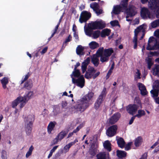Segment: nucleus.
<instances>
[{
	"label": "nucleus",
	"mask_w": 159,
	"mask_h": 159,
	"mask_svg": "<svg viewBox=\"0 0 159 159\" xmlns=\"http://www.w3.org/2000/svg\"><path fill=\"white\" fill-rule=\"evenodd\" d=\"M88 24L89 27L93 30L102 29L105 27V24L101 20L100 21H91Z\"/></svg>",
	"instance_id": "obj_3"
},
{
	"label": "nucleus",
	"mask_w": 159,
	"mask_h": 159,
	"mask_svg": "<svg viewBox=\"0 0 159 159\" xmlns=\"http://www.w3.org/2000/svg\"><path fill=\"white\" fill-rule=\"evenodd\" d=\"M20 103V108H22L25 105V103L23 102V99L20 96L18 97L16 99L14 100L12 103L11 106L13 108H15L17 105Z\"/></svg>",
	"instance_id": "obj_9"
},
{
	"label": "nucleus",
	"mask_w": 159,
	"mask_h": 159,
	"mask_svg": "<svg viewBox=\"0 0 159 159\" xmlns=\"http://www.w3.org/2000/svg\"><path fill=\"white\" fill-rule=\"evenodd\" d=\"M31 73L30 72H28L25 75V78L23 79L22 78L20 84H23L28 79V78L30 77V76L31 75Z\"/></svg>",
	"instance_id": "obj_43"
},
{
	"label": "nucleus",
	"mask_w": 159,
	"mask_h": 159,
	"mask_svg": "<svg viewBox=\"0 0 159 159\" xmlns=\"http://www.w3.org/2000/svg\"><path fill=\"white\" fill-rule=\"evenodd\" d=\"M142 139L141 136L137 137L135 139L134 144L136 147H138L142 143Z\"/></svg>",
	"instance_id": "obj_29"
},
{
	"label": "nucleus",
	"mask_w": 159,
	"mask_h": 159,
	"mask_svg": "<svg viewBox=\"0 0 159 159\" xmlns=\"http://www.w3.org/2000/svg\"><path fill=\"white\" fill-rule=\"evenodd\" d=\"M70 148L68 144L66 145L63 148L64 152L66 153L68 152Z\"/></svg>",
	"instance_id": "obj_56"
},
{
	"label": "nucleus",
	"mask_w": 159,
	"mask_h": 159,
	"mask_svg": "<svg viewBox=\"0 0 159 159\" xmlns=\"http://www.w3.org/2000/svg\"><path fill=\"white\" fill-rule=\"evenodd\" d=\"M32 86L33 84L30 82V80L26 81L24 84V87L27 89H30Z\"/></svg>",
	"instance_id": "obj_34"
},
{
	"label": "nucleus",
	"mask_w": 159,
	"mask_h": 159,
	"mask_svg": "<svg viewBox=\"0 0 159 159\" xmlns=\"http://www.w3.org/2000/svg\"><path fill=\"white\" fill-rule=\"evenodd\" d=\"M63 152V151L62 150H61L60 151H59L55 155V159H57V158L60 157Z\"/></svg>",
	"instance_id": "obj_57"
},
{
	"label": "nucleus",
	"mask_w": 159,
	"mask_h": 159,
	"mask_svg": "<svg viewBox=\"0 0 159 159\" xmlns=\"http://www.w3.org/2000/svg\"><path fill=\"white\" fill-rule=\"evenodd\" d=\"M139 108L136 104H130L126 107V111L130 115H133L137 111Z\"/></svg>",
	"instance_id": "obj_8"
},
{
	"label": "nucleus",
	"mask_w": 159,
	"mask_h": 159,
	"mask_svg": "<svg viewBox=\"0 0 159 159\" xmlns=\"http://www.w3.org/2000/svg\"><path fill=\"white\" fill-rule=\"evenodd\" d=\"M34 120V116L33 115H29L26 119L25 130L28 135H30L32 132L33 125Z\"/></svg>",
	"instance_id": "obj_2"
},
{
	"label": "nucleus",
	"mask_w": 159,
	"mask_h": 159,
	"mask_svg": "<svg viewBox=\"0 0 159 159\" xmlns=\"http://www.w3.org/2000/svg\"><path fill=\"white\" fill-rule=\"evenodd\" d=\"M90 59L89 57H87L86 59L85 60L82 62V64L81 68H87V66L90 62Z\"/></svg>",
	"instance_id": "obj_35"
},
{
	"label": "nucleus",
	"mask_w": 159,
	"mask_h": 159,
	"mask_svg": "<svg viewBox=\"0 0 159 159\" xmlns=\"http://www.w3.org/2000/svg\"><path fill=\"white\" fill-rule=\"evenodd\" d=\"M126 13L127 15L130 17L133 16L136 14L134 10L131 7H129L128 9L127 8Z\"/></svg>",
	"instance_id": "obj_19"
},
{
	"label": "nucleus",
	"mask_w": 159,
	"mask_h": 159,
	"mask_svg": "<svg viewBox=\"0 0 159 159\" xmlns=\"http://www.w3.org/2000/svg\"><path fill=\"white\" fill-rule=\"evenodd\" d=\"M117 142L119 147L122 148H124L125 142L123 138L120 137L117 140Z\"/></svg>",
	"instance_id": "obj_25"
},
{
	"label": "nucleus",
	"mask_w": 159,
	"mask_h": 159,
	"mask_svg": "<svg viewBox=\"0 0 159 159\" xmlns=\"http://www.w3.org/2000/svg\"><path fill=\"white\" fill-rule=\"evenodd\" d=\"M150 43H148L147 47L146 48V49L148 50H152L156 49L155 44L153 46H151Z\"/></svg>",
	"instance_id": "obj_45"
},
{
	"label": "nucleus",
	"mask_w": 159,
	"mask_h": 159,
	"mask_svg": "<svg viewBox=\"0 0 159 159\" xmlns=\"http://www.w3.org/2000/svg\"><path fill=\"white\" fill-rule=\"evenodd\" d=\"M111 32V30L108 29L102 30L101 33V36L102 38H104L106 36H108Z\"/></svg>",
	"instance_id": "obj_24"
},
{
	"label": "nucleus",
	"mask_w": 159,
	"mask_h": 159,
	"mask_svg": "<svg viewBox=\"0 0 159 159\" xmlns=\"http://www.w3.org/2000/svg\"><path fill=\"white\" fill-rule=\"evenodd\" d=\"M90 7L93 9L98 16L103 13L102 9H100L98 3L94 2L90 5Z\"/></svg>",
	"instance_id": "obj_11"
},
{
	"label": "nucleus",
	"mask_w": 159,
	"mask_h": 159,
	"mask_svg": "<svg viewBox=\"0 0 159 159\" xmlns=\"http://www.w3.org/2000/svg\"><path fill=\"white\" fill-rule=\"evenodd\" d=\"M2 159H7V152L4 150H2L1 152Z\"/></svg>",
	"instance_id": "obj_51"
},
{
	"label": "nucleus",
	"mask_w": 159,
	"mask_h": 159,
	"mask_svg": "<svg viewBox=\"0 0 159 159\" xmlns=\"http://www.w3.org/2000/svg\"><path fill=\"white\" fill-rule=\"evenodd\" d=\"M118 127L116 125H112L109 127L106 131V134L107 136L112 137L116 134Z\"/></svg>",
	"instance_id": "obj_7"
},
{
	"label": "nucleus",
	"mask_w": 159,
	"mask_h": 159,
	"mask_svg": "<svg viewBox=\"0 0 159 159\" xmlns=\"http://www.w3.org/2000/svg\"><path fill=\"white\" fill-rule=\"evenodd\" d=\"M77 78V79L72 78V82L74 84H76L77 86L80 87L81 88H82L84 86L85 83V80L84 75H81L80 77Z\"/></svg>",
	"instance_id": "obj_5"
},
{
	"label": "nucleus",
	"mask_w": 159,
	"mask_h": 159,
	"mask_svg": "<svg viewBox=\"0 0 159 159\" xmlns=\"http://www.w3.org/2000/svg\"><path fill=\"white\" fill-rule=\"evenodd\" d=\"M151 26L152 28H154L159 26V19L154 21L151 23Z\"/></svg>",
	"instance_id": "obj_41"
},
{
	"label": "nucleus",
	"mask_w": 159,
	"mask_h": 159,
	"mask_svg": "<svg viewBox=\"0 0 159 159\" xmlns=\"http://www.w3.org/2000/svg\"><path fill=\"white\" fill-rule=\"evenodd\" d=\"M97 159H111L108 152H101L99 153L96 155Z\"/></svg>",
	"instance_id": "obj_14"
},
{
	"label": "nucleus",
	"mask_w": 159,
	"mask_h": 159,
	"mask_svg": "<svg viewBox=\"0 0 159 159\" xmlns=\"http://www.w3.org/2000/svg\"><path fill=\"white\" fill-rule=\"evenodd\" d=\"M110 23L111 25L112 26H120L119 22L117 20L111 21Z\"/></svg>",
	"instance_id": "obj_49"
},
{
	"label": "nucleus",
	"mask_w": 159,
	"mask_h": 159,
	"mask_svg": "<svg viewBox=\"0 0 159 159\" xmlns=\"http://www.w3.org/2000/svg\"><path fill=\"white\" fill-rule=\"evenodd\" d=\"M72 37L71 35L70 34L67 38H66L65 41L63 42V44L66 43H67L70 42L72 40Z\"/></svg>",
	"instance_id": "obj_54"
},
{
	"label": "nucleus",
	"mask_w": 159,
	"mask_h": 159,
	"mask_svg": "<svg viewBox=\"0 0 159 159\" xmlns=\"http://www.w3.org/2000/svg\"><path fill=\"white\" fill-rule=\"evenodd\" d=\"M56 124V123L55 122L54 123L51 121L49 123L47 128L48 132L49 134L51 133V132L53 129Z\"/></svg>",
	"instance_id": "obj_22"
},
{
	"label": "nucleus",
	"mask_w": 159,
	"mask_h": 159,
	"mask_svg": "<svg viewBox=\"0 0 159 159\" xmlns=\"http://www.w3.org/2000/svg\"><path fill=\"white\" fill-rule=\"evenodd\" d=\"M93 30V29H91L89 27L88 24V27L85 30L86 34L88 35H90L92 34V31Z\"/></svg>",
	"instance_id": "obj_50"
},
{
	"label": "nucleus",
	"mask_w": 159,
	"mask_h": 159,
	"mask_svg": "<svg viewBox=\"0 0 159 159\" xmlns=\"http://www.w3.org/2000/svg\"><path fill=\"white\" fill-rule=\"evenodd\" d=\"M93 38L96 39L98 38L100 35H101V32L99 30L95 31L93 32L92 34Z\"/></svg>",
	"instance_id": "obj_40"
},
{
	"label": "nucleus",
	"mask_w": 159,
	"mask_h": 159,
	"mask_svg": "<svg viewBox=\"0 0 159 159\" xmlns=\"http://www.w3.org/2000/svg\"><path fill=\"white\" fill-rule=\"evenodd\" d=\"M34 95V93L33 91H30L27 93H26L24 97L20 96L23 98V102H25V104L29 99H31Z\"/></svg>",
	"instance_id": "obj_16"
},
{
	"label": "nucleus",
	"mask_w": 159,
	"mask_h": 159,
	"mask_svg": "<svg viewBox=\"0 0 159 159\" xmlns=\"http://www.w3.org/2000/svg\"><path fill=\"white\" fill-rule=\"evenodd\" d=\"M114 52L112 48L105 49L103 51V54L109 58L111 54Z\"/></svg>",
	"instance_id": "obj_23"
},
{
	"label": "nucleus",
	"mask_w": 159,
	"mask_h": 159,
	"mask_svg": "<svg viewBox=\"0 0 159 159\" xmlns=\"http://www.w3.org/2000/svg\"><path fill=\"white\" fill-rule=\"evenodd\" d=\"M100 57V61L102 63L107 62L109 60V58L106 56H104L103 54Z\"/></svg>",
	"instance_id": "obj_42"
},
{
	"label": "nucleus",
	"mask_w": 159,
	"mask_h": 159,
	"mask_svg": "<svg viewBox=\"0 0 159 159\" xmlns=\"http://www.w3.org/2000/svg\"><path fill=\"white\" fill-rule=\"evenodd\" d=\"M147 62L148 68L149 69H150L152 66L153 64V63L152 62V59L151 58H148L147 60Z\"/></svg>",
	"instance_id": "obj_44"
},
{
	"label": "nucleus",
	"mask_w": 159,
	"mask_h": 159,
	"mask_svg": "<svg viewBox=\"0 0 159 159\" xmlns=\"http://www.w3.org/2000/svg\"><path fill=\"white\" fill-rule=\"evenodd\" d=\"M59 141V139L58 138H57V136L53 140V144L54 145L57 144Z\"/></svg>",
	"instance_id": "obj_61"
},
{
	"label": "nucleus",
	"mask_w": 159,
	"mask_h": 159,
	"mask_svg": "<svg viewBox=\"0 0 159 159\" xmlns=\"http://www.w3.org/2000/svg\"><path fill=\"white\" fill-rule=\"evenodd\" d=\"M81 128L82 126L80 125H79L73 131V133H75L77 132L80 130V129Z\"/></svg>",
	"instance_id": "obj_63"
},
{
	"label": "nucleus",
	"mask_w": 159,
	"mask_h": 159,
	"mask_svg": "<svg viewBox=\"0 0 159 159\" xmlns=\"http://www.w3.org/2000/svg\"><path fill=\"white\" fill-rule=\"evenodd\" d=\"M107 93V89L105 87H104L101 92V94L99 95L98 97H100V98L103 99V98H105Z\"/></svg>",
	"instance_id": "obj_38"
},
{
	"label": "nucleus",
	"mask_w": 159,
	"mask_h": 159,
	"mask_svg": "<svg viewBox=\"0 0 159 159\" xmlns=\"http://www.w3.org/2000/svg\"><path fill=\"white\" fill-rule=\"evenodd\" d=\"M91 14L89 12L86 11H83L81 13L79 18L80 22L82 23L86 22L91 17Z\"/></svg>",
	"instance_id": "obj_6"
},
{
	"label": "nucleus",
	"mask_w": 159,
	"mask_h": 159,
	"mask_svg": "<svg viewBox=\"0 0 159 159\" xmlns=\"http://www.w3.org/2000/svg\"><path fill=\"white\" fill-rule=\"evenodd\" d=\"M121 114L119 112L114 114L109 119V123L113 125L116 123L121 117Z\"/></svg>",
	"instance_id": "obj_10"
},
{
	"label": "nucleus",
	"mask_w": 159,
	"mask_h": 159,
	"mask_svg": "<svg viewBox=\"0 0 159 159\" xmlns=\"http://www.w3.org/2000/svg\"><path fill=\"white\" fill-rule=\"evenodd\" d=\"M122 7L120 5H117L115 6L114 7L112 12L116 15L118 14L122 11Z\"/></svg>",
	"instance_id": "obj_21"
},
{
	"label": "nucleus",
	"mask_w": 159,
	"mask_h": 159,
	"mask_svg": "<svg viewBox=\"0 0 159 159\" xmlns=\"http://www.w3.org/2000/svg\"><path fill=\"white\" fill-rule=\"evenodd\" d=\"M69 130L68 129H66L62 130L57 135V138L59 139V141H61L66 136L68 133Z\"/></svg>",
	"instance_id": "obj_15"
},
{
	"label": "nucleus",
	"mask_w": 159,
	"mask_h": 159,
	"mask_svg": "<svg viewBox=\"0 0 159 159\" xmlns=\"http://www.w3.org/2000/svg\"><path fill=\"white\" fill-rule=\"evenodd\" d=\"M141 94L142 96H145L147 94L148 92L147 91L146 89L145 90H141L140 91Z\"/></svg>",
	"instance_id": "obj_60"
},
{
	"label": "nucleus",
	"mask_w": 159,
	"mask_h": 159,
	"mask_svg": "<svg viewBox=\"0 0 159 159\" xmlns=\"http://www.w3.org/2000/svg\"><path fill=\"white\" fill-rule=\"evenodd\" d=\"M146 114L145 111L143 110H139L138 111V114L135 115L136 117L140 118L142 116H144Z\"/></svg>",
	"instance_id": "obj_36"
},
{
	"label": "nucleus",
	"mask_w": 159,
	"mask_h": 159,
	"mask_svg": "<svg viewBox=\"0 0 159 159\" xmlns=\"http://www.w3.org/2000/svg\"><path fill=\"white\" fill-rule=\"evenodd\" d=\"M134 104H136L138 106V107L142 108V103L140 98L138 97H136L134 100Z\"/></svg>",
	"instance_id": "obj_30"
},
{
	"label": "nucleus",
	"mask_w": 159,
	"mask_h": 159,
	"mask_svg": "<svg viewBox=\"0 0 159 159\" xmlns=\"http://www.w3.org/2000/svg\"><path fill=\"white\" fill-rule=\"evenodd\" d=\"M98 57L97 56L94 55L92 58V62L96 67L99 64V60L98 58Z\"/></svg>",
	"instance_id": "obj_31"
},
{
	"label": "nucleus",
	"mask_w": 159,
	"mask_h": 159,
	"mask_svg": "<svg viewBox=\"0 0 159 159\" xmlns=\"http://www.w3.org/2000/svg\"><path fill=\"white\" fill-rule=\"evenodd\" d=\"M141 30L142 32H145V30L143 28V26L142 25H141L138 26L134 30V35L138 36V35Z\"/></svg>",
	"instance_id": "obj_32"
},
{
	"label": "nucleus",
	"mask_w": 159,
	"mask_h": 159,
	"mask_svg": "<svg viewBox=\"0 0 159 159\" xmlns=\"http://www.w3.org/2000/svg\"><path fill=\"white\" fill-rule=\"evenodd\" d=\"M100 97H98L95 103L94 108L96 110L98 109L99 108L100 105L102 104L103 101V99L100 98Z\"/></svg>",
	"instance_id": "obj_26"
},
{
	"label": "nucleus",
	"mask_w": 159,
	"mask_h": 159,
	"mask_svg": "<svg viewBox=\"0 0 159 159\" xmlns=\"http://www.w3.org/2000/svg\"><path fill=\"white\" fill-rule=\"evenodd\" d=\"M90 48L92 49H94L99 47L98 44L96 42L92 41L89 44Z\"/></svg>",
	"instance_id": "obj_33"
},
{
	"label": "nucleus",
	"mask_w": 159,
	"mask_h": 159,
	"mask_svg": "<svg viewBox=\"0 0 159 159\" xmlns=\"http://www.w3.org/2000/svg\"><path fill=\"white\" fill-rule=\"evenodd\" d=\"M152 71H153V74L156 75L158 74L159 72V68L158 67L152 69Z\"/></svg>",
	"instance_id": "obj_55"
},
{
	"label": "nucleus",
	"mask_w": 159,
	"mask_h": 159,
	"mask_svg": "<svg viewBox=\"0 0 159 159\" xmlns=\"http://www.w3.org/2000/svg\"><path fill=\"white\" fill-rule=\"evenodd\" d=\"M148 7L152 10L157 9L156 16L159 18V0H150L148 2Z\"/></svg>",
	"instance_id": "obj_4"
},
{
	"label": "nucleus",
	"mask_w": 159,
	"mask_h": 159,
	"mask_svg": "<svg viewBox=\"0 0 159 159\" xmlns=\"http://www.w3.org/2000/svg\"><path fill=\"white\" fill-rule=\"evenodd\" d=\"M1 82L2 85V88L4 89H5L7 88V85L9 82L7 78L4 77L0 80Z\"/></svg>",
	"instance_id": "obj_27"
},
{
	"label": "nucleus",
	"mask_w": 159,
	"mask_h": 159,
	"mask_svg": "<svg viewBox=\"0 0 159 159\" xmlns=\"http://www.w3.org/2000/svg\"><path fill=\"white\" fill-rule=\"evenodd\" d=\"M104 48L103 47H100L98 48L96 52V56L97 57H100L103 54Z\"/></svg>",
	"instance_id": "obj_37"
},
{
	"label": "nucleus",
	"mask_w": 159,
	"mask_h": 159,
	"mask_svg": "<svg viewBox=\"0 0 159 159\" xmlns=\"http://www.w3.org/2000/svg\"><path fill=\"white\" fill-rule=\"evenodd\" d=\"M94 93L92 92L88 93L78 101L77 104L75 108L78 111H83L89 106V102L94 95Z\"/></svg>",
	"instance_id": "obj_1"
},
{
	"label": "nucleus",
	"mask_w": 159,
	"mask_h": 159,
	"mask_svg": "<svg viewBox=\"0 0 159 159\" xmlns=\"http://www.w3.org/2000/svg\"><path fill=\"white\" fill-rule=\"evenodd\" d=\"M96 150L95 148H93V146L92 145L91 147V149L90 151V154L92 156H94L96 155Z\"/></svg>",
	"instance_id": "obj_48"
},
{
	"label": "nucleus",
	"mask_w": 159,
	"mask_h": 159,
	"mask_svg": "<svg viewBox=\"0 0 159 159\" xmlns=\"http://www.w3.org/2000/svg\"><path fill=\"white\" fill-rule=\"evenodd\" d=\"M112 72V71L109 70H108V72L106 76V80H107L109 79L110 75H111Z\"/></svg>",
	"instance_id": "obj_59"
},
{
	"label": "nucleus",
	"mask_w": 159,
	"mask_h": 159,
	"mask_svg": "<svg viewBox=\"0 0 159 159\" xmlns=\"http://www.w3.org/2000/svg\"><path fill=\"white\" fill-rule=\"evenodd\" d=\"M84 47L81 45H78L76 48V54L80 56L84 55L85 54L84 52Z\"/></svg>",
	"instance_id": "obj_18"
},
{
	"label": "nucleus",
	"mask_w": 159,
	"mask_h": 159,
	"mask_svg": "<svg viewBox=\"0 0 159 159\" xmlns=\"http://www.w3.org/2000/svg\"><path fill=\"white\" fill-rule=\"evenodd\" d=\"M111 144L109 140H106L103 143L104 148L108 152H110L111 150Z\"/></svg>",
	"instance_id": "obj_17"
},
{
	"label": "nucleus",
	"mask_w": 159,
	"mask_h": 159,
	"mask_svg": "<svg viewBox=\"0 0 159 159\" xmlns=\"http://www.w3.org/2000/svg\"><path fill=\"white\" fill-rule=\"evenodd\" d=\"M150 54L152 55V56H157L159 55V52H150Z\"/></svg>",
	"instance_id": "obj_64"
},
{
	"label": "nucleus",
	"mask_w": 159,
	"mask_h": 159,
	"mask_svg": "<svg viewBox=\"0 0 159 159\" xmlns=\"http://www.w3.org/2000/svg\"><path fill=\"white\" fill-rule=\"evenodd\" d=\"M154 89V90L153 91L151 90V93L152 94H153L154 96L157 97L158 96V92L159 91V89Z\"/></svg>",
	"instance_id": "obj_46"
},
{
	"label": "nucleus",
	"mask_w": 159,
	"mask_h": 159,
	"mask_svg": "<svg viewBox=\"0 0 159 159\" xmlns=\"http://www.w3.org/2000/svg\"><path fill=\"white\" fill-rule=\"evenodd\" d=\"M154 83L155 84L153 86V88L159 89V80H155Z\"/></svg>",
	"instance_id": "obj_53"
},
{
	"label": "nucleus",
	"mask_w": 159,
	"mask_h": 159,
	"mask_svg": "<svg viewBox=\"0 0 159 159\" xmlns=\"http://www.w3.org/2000/svg\"><path fill=\"white\" fill-rule=\"evenodd\" d=\"M138 84L139 89L140 91L146 90L145 86L143 84L141 83H139Z\"/></svg>",
	"instance_id": "obj_47"
},
{
	"label": "nucleus",
	"mask_w": 159,
	"mask_h": 159,
	"mask_svg": "<svg viewBox=\"0 0 159 159\" xmlns=\"http://www.w3.org/2000/svg\"><path fill=\"white\" fill-rule=\"evenodd\" d=\"M81 75L80 73L79 70H74L72 72V74L70 75L72 79V78H74L73 77L74 76L75 77L78 78Z\"/></svg>",
	"instance_id": "obj_28"
},
{
	"label": "nucleus",
	"mask_w": 159,
	"mask_h": 159,
	"mask_svg": "<svg viewBox=\"0 0 159 159\" xmlns=\"http://www.w3.org/2000/svg\"><path fill=\"white\" fill-rule=\"evenodd\" d=\"M128 1V0H123L120 3V5L122 6L121 7L124 9H127Z\"/></svg>",
	"instance_id": "obj_39"
},
{
	"label": "nucleus",
	"mask_w": 159,
	"mask_h": 159,
	"mask_svg": "<svg viewBox=\"0 0 159 159\" xmlns=\"http://www.w3.org/2000/svg\"><path fill=\"white\" fill-rule=\"evenodd\" d=\"M78 142V140L77 139H75L74 141L72 142H71L70 143L68 144L69 146L71 147L72 145L75 144L76 143Z\"/></svg>",
	"instance_id": "obj_58"
},
{
	"label": "nucleus",
	"mask_w": 159,
	"mask_h": 159,
	"mask_svg": "<svg viewBox=\"0 0 159 159\" xmlns=\"http://www.w3.org/2000/svg\"><path fill=\"white\" fill-rule=\"evenodd\" d=\"M141 16L144 19H146L147 17L151 18V14L148 9L146 7L142 8L140 11Z\"/></svg>",
	"instance_id": "obj_12"
},
{
	"label": "nucleus",
	"mask_w": 159,
	"mask_h": 159,
	"mask_svg": "<svg viewBox=\"0 0 159 159\" xmlns=\"http://www.w3.org/2000/svg\"><path fill=\"white\" fill-rule=\"evenodd\" d=\"M96 70L93 67L88 69L86 72L84 77L87 79H90L93 78V74L96 72Z\"/></svg>",
	"instance_id": "obj_13"
},
{
	"label": "nucleus",
	"mask_w": 159,
	"mask_h": 159,
	"mask_svg": "<svg viewBox=\"0 0 159 159\" xmlns=\"http://www.w3.org/2000/svg\"><path fill=\"white\" fill-rule=\"evenodd\" d=\"M132 144V142H129L126 145L125 147V150L126 151H128L131 149V146Z\"/></svg>",
	"instance_id": "obj_52"
},
{
	"label": "nucleus",
	"mask_w": 159,
	"mask_h": 159,
	"mask_svg": "<svg viewBox=\"0 0 159 159\" xmlns=\"http://www.w3.org/2000/svg\"><path fill=\"white\" fill-rule=\"evenodd\" d=\"M116 155L118 157L122 158L126 157L127 153L124 151L118 150L116 151Z\"/></svg>",
	"instance_id": "obj_20"
},
{
	"label": "nucleus",
	"mask_w": 159,
	"mask_h": 159,
	"mask_svg": "<svg viewBox=\"0 0 159 159\" xmlns=\"http://www.w3.org/2000/svg\"><path fill=\"white\" fill-rule=\"evenodd\" d=\"M67 102L66 101H63L61 103L62 107L63 108H66L67 105Z\"/></svg>",
	"instance_id": "obj_62"
}]
</instances>
